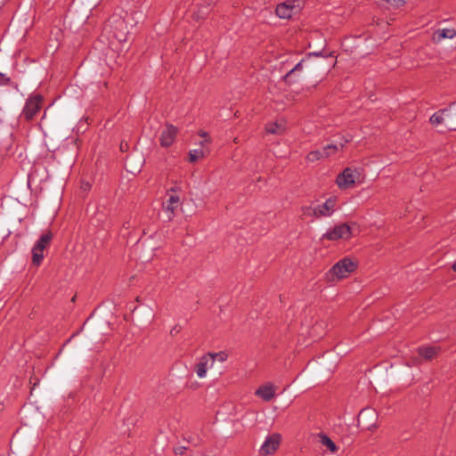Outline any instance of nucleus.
<instances>
[{"label": "nucleus", "instance_id": "nucleus-1", "mask_svg": "<svg viewBox=\"0 0 456 456\" xmlns=\"http://www.w3.org/2000/svg\"><path fill=\"white\" fill-rule=\"evenodd\" d=\"M357 267L356 262L348 257H344L336 263L327 273V280L330 282H335L346 278L353 273Z\"/></svg>", "mask_w": 456, "mask_h": 456}, {"label": "nucleus", "instance_id": "nucleus-2", "mask_svg": "<svg viewBox=\"0 0 456 456\" xmlns=\"http://www.w3.org/2000/svg\"><path fill=\"white\" fill-rule=\"evenodd\" d=\"M53 239L51 232H47L40 236V238L34 244L32 253V263L35 265H39L44 259V251L49 247Z\"/></svg>", "mask_w": 456, "mask_h": 456}, {"label": "nucleus", "instance_id": "nucleus-3", "mask_svg": "<svg viewBox=\"0 0 456 456\" xmlns=\"http://www.w3.org/2000/svg\"><path fill=\"white\" fill-rule=\"evenodd\" d=\"M133 20L134 21V25L139 23L143 20V13L142 11H134L131 12V14L126 15V18L125 20L119 19L116 20V28L119 29L118 32L114 34V37L119 41H126L127 40V34L128 31L125 30L124 28H126L127 23H129V20Z\"/></svg>", "mask_w": 456, "mask_h": 456}, {"label": "nucleus", "instance_id": "nucleus-4", "mask_svg": "<svg viewBox=\"0 0 456 456\" xmlns=\"http://www.w3.org/2000/svg\"><path fill=\"white\" fill-rule=\"evenodd\" d=\"M359 172L356 169L346 167L336 179V183L340 189H347L355 183L359 176Z\"/></svg>", "mask_w": 456, "mask_h": 456}, {"label": "nucleus", "instance_id": "nucleus-5", "mask_svg": "<svg viewBox=\"0 0 456 456\" xmlns=\"http://www.w3.org/2000/svg\"><path fill=\"white\" fill-rule=\"evenodd\" d=\"M429 121L432 125L435 126L444 123L449 129H456V124L453 122L451 113L448 111V108L440 110L437 112L434 113L430 117Z\"/></svg>", "mask_w": 456, "mask_h": 456}, {"label": "nucleus", "instance_id": "nucleus-6", "mask_svg": "<svg viewBox=\"0 0 456 456\" xmlns=\"http://www.w3.org/2000/svg\"><path fill=\"white\" fill-rule=\"evenodd\" d=\"M351 235V229L346 224H338L332 229L327 231L322 235V240H337L339 239H347Z\"/></svg>", "mask_w": 456, "mask_h": 456}, {"label": "nucleus", "instance_id": "nucleus-7", "mask_svg": "<svg viewBox=\"0 0 456 456\" xmlns=\"http://www.w3.org/2000/svg\"><path fill=\"white\" fill-rule=\"evenodd\" d=\"M42 97L40 95H35L29 97L23 108L22 114L28 120L32 119L41 109Z\"/></svg>", "mask_w": 456, "mask_h": 456}, {"label": "nucleus", "instance_id": "nucleus-8", "mask_svg": "<svg viewBox=\"0 0 456 456\" xmlns=\"http://www.w3.org/2000/svg\"><path fill=\"white\" fill-rule=\"evenodd\" d=\"M297 0H288L276 7V14L281 19H289L299 10V4H295Z\"/></svg>", "mask_w": 456, "mask_h": 456}, {"label": "nucleus", "instance_id": "nucleus-9", "mask_svg": "<svg viewBox=\"0 0 456 456\" xmlns=\"http://www.w3.org/2000/svg\"><path fill=\"white\" fill-rule=\"evenodd\" d=\"M281 442V436L279 434H273L266 437L265 442L260 447L259 452L262 455H271L279 447Z\"/></svg>", "mask_w": 456, "mask_h": 456}, {"label": "nucleus", "instance_id": "nucleus-10", "mask_svg": "<svg viewBox=\"0 0 456 456\" xmlns=\"http://www.w3.org/2000/svg\"><path fill=\"white\" fill-rule=\"evenodd\" d=\"M177 131L178 130L175 126L167 124L160 134V145L166 148L171 146L177 135Z\"/></svg>", "mask_w": 456, "mask_h": 456}, {"label": "nucleus", "instance_id": "nucleus-11", "mask_svg": "<svg viewBox=\"0 0 456 456\" xmlns=\"http://www.w3.org/2000/svg\"><path fill=\"white\" fill-rule=\"evenodd\" d=\"M180 204V198L176 195H170L168 200L163 203V213L166 215L167 221H170L175 215Z\"/></svg>", "mask_w": 456, "mask_h": 456}, {"label": "nucleus", "instance_id": "nucleus-12", "mask_svg": "<svg viewBox=\"0 0 456 456\" xmlns=\"http://www.w3.org/2000/svg\"><path fill=\"white\" fill-rule=\"evenodd\" d=\"M336 198H329L323 204L316 206L317 218L322 216H330L335 211Z\"/></svg>", "mask_w": 456, "mask_h": 456}, {"label": "nucleus", "instance_id": "nucleus-13", "mask_svg": "<svg viewBox=\"0 0 456 456\" xmlns=\"http://www.w3.org/2000/svg\"><path fill=\"white\" fill-rule=\"evenodd\" d=\"M417 352L420 357H422L424 360H432L435 357H436L440 352L441 347L439 346L431 345V346H419L417 349Z\"/></svg>", "mask_w": 456, "mask_h": 456}, {"label": "nucleus", "instance_id": "nucleus-14", "mask_svg": "<svg viewBox=\"0 0 456 456\" xmlns=\"http://www.w3.org/2000/svg\"><path fill=\"white\" fill-rule=\"evenodd\" d=\"M213 367V360L207 354L203 355L195 366V371L200 379H203L207 375L209 368Z\"/></svg>", "mask_w": 456, "mask_h": 456}, {"label": "nucleus", "instance_id": "nucleus-15", "mask_svg": "<svg viewBox=\"0 0 456 456\" xmlns=\"http://www.w3.org/2000/svg\"><path fill=\"white\" fill-rule=\"evenodd\" d=\"M256 395L261 397L264 401L269 402L275 395V390L270 384L260 387L256 391Z\"/></svg>", "mask_w": 456, "mask_h": 456}, {"label": "nucleus", "instance_id": "nucleus-16", "mask_svg": "<svg viewBox=\"0 0 456 456\" xmlns=\"http://www.w3.org/2000/svg\"><path fill=\"white\" fill-rule=\"evenodd\" d=\"M456 36L454 28H442L437 29L434 34V40L437 43L441 42L444 38H453Z\"/></svg>", "mask_w": 456, "mask_h": 456}, {"label": "nucleus", "instance_id": "nucleus-17", "mask_svg": "<svg viewBox=\"0 0 456 456\" xmlns=\"http://www.w3.org/2000/svg\"><path fill=\"white\" fill-rule=\"evenodd\" d=\"M351 138H346L344 142H340L338 143H329L325 145L322 149L324 151V154L326 157L331 156L335 154L338 150L342 149L345 143L348 142Z\"/></svg>", "mask_w": 456, "mask_h": 456}, {"label": "nucleus", "instance_id": "nucleus-18", "mask_svg": "<svg viewBox=\"0 0 456 456\" xmlns=\"http://www.w3.org/2000/svg\"><path fill=\"white\" fill-rule=\"evenodd\" d=\"M284 130L285 126L282 122L272 123L266 126V131L270 134H281Z\"/></svg>", "mask_w": 456, "mask_h": 456}, {"label": "nucleus", "instance_id": "nucleus-19", "mask_svg": "<svg viewBox=\"0 0 456 456\" xmlns=\"http://www.w3.org/2000/svg\"><path fill=\"white\" fill-rule=\"evenodd\" d=\"M305 62V60H301L293 69H291L284 77L283 79L287 83L292 82V76L294 73L297 71H301L303 69V63Z\"/></svg>", "mask_w": 456, "mask_h": 456}, {"label": "nucleus", "instance_id": "nucleus-20", "mask_svg": "<svg viewBox=\"0 0 456 456\" xmlns=\"http://www.w3.org/2000/svg\"><path fill=\"white\" fill-rule=\"evenodd\" d=\"M327 158L324 154L323 149L321 150H315L308 153L306 159L308 161L314 162L316 160H319L321 159Z\"/></svg>", "mask_w": 456, "mask_h": 456}, {"label": "nucleus", "instance_id": "nucleus-21", "mask_svg": "<svg viewBox=\"0 0 456 456\" xmlns=\"http://www.w3.org/2000/svg\"><path fill=\"white\" fill-rule=\"evenodd\" d=\"M207 355L211 357V359L213 360V363L216 361L224 362L228 358V354L224 351H221V352H217V353H208Z\"/></svg>", "mask_w": 456, "mask_h": 456}, {"label": "nucleus", "instance_id": "nucleus-22", "mask_svg": "<svg viewBox=\"0 0 456 456\" xmlns=\"http://www.w3.org/2000/svg\"><path fill=\"white\" fill-rule=\"evenodd\" d=\"M321 443L332 452H335L338 449L335 443L326 435L321 436Z\"/></svg>", "mask_w": 456, "mask_h": 456}, {"label": "nucleus", "instance_id": "nucleus-23", "mask_svg": "<svg viewBox=\"0 0 456 456\" xmlns=\"http://www.w3.org/2000/svg\"><path fill=\"white\" fill-rule=\"evenodd\" d=\"M204 157V152L200 149L191 150L189 152V161L195 162Z\"/></svg>", "mask_w": 456, "mask_h": 456}, {"label": "nucleus", "instance_id": "nucleus-24", "mask_svg": "<svg viewBox=\"0 0 456 456\" xmlns=\"http://www.w3.org/2000/svg\"><path fill=\"white\" fill-rule=\"evenodd\" d=\"M302 215L305 216H314L317 218L316 206H305L302 208Z\"/></svg>", "mask_w": 456, "mask_h": 456}, {"label": "nucleus", "instance_id": "nucleus-25", "mask_svg": "<svg viewBox=\"0 0 456 456\" xmlns=\"http://www.w3.org/2000/svg\"><path fill=\"white\" fill-rule=\"evenodd\" d=\"M448 111L451 113L452 118L454 121L456 118V103L453 102L448 107Z\"/></svg>", "mask_w": 456, "mask_h": 456}, {"label": "nucleus", "instance_id": "nucleus-26", "mask_svg": "<svg viewBox=\"0 0 456 456\" xmlns=\"http://www.w3.org/2000/svg\"><path fill=\"white\" fill-rule=\"evenodd\" d=\"M11 82L10 77L0 72V86L8 85Z\"/></svg>", "mask_w": 456, "mask_h": 456}, {"label": "nucleus", "instance_id": "nucleus-27", "mask_svg": "<svg viewBox=\"0 0 456 456\" xmlns=\"http://www.w3.org/2000/svg\"><path fill=\"white\" fill-rule=\"evenodd\" d=\"M188 443L197 445L199 444V437H193L191 436H189L188 438H186Z\"/></svg>", "mask_w": 456, "mask_h": 456}, {"label": "nucleus", "instance_id": "nucleus-28", "mask_svg": "<svg viewBox=\"0 0 456 456\" xmlns=\"http://www.w3.org/2000/svg\"><path fill=\"white\" fill-rule=\"evenodd\" d=\"M185 449H186V447H184V446L177 447L175 449V452L176 454H183Z\"/></svg>", "mask_w": 456, "mask_h": 456}, {"label": "nucleus", "instance_id": "nucleus-29", "mask_svg": "<svg viewBox=\"0 0 456 456\" xmlns=\"http://www.w3.org/2000/svg\"><path fill=\"white\" fill-rule=\"evenodd\" d=\"M199 135H200V137L205 138V137H207V136H208V134H207L206 132H204V131H200V134H199Z\"/></svg>", "mask_w": 456, "mask_h": 456}, {"label": "nucleus", "instance_id": "nucleus-30", "mask_svg": "<svg viewBox=\"0 0 456 456\" xmlns=\"http://www.w3.org/2000/svg\"><path fill=\"white\" fill-rule=\"evenodd\" d=\"M179 331V330H177L175 327L171 330V334L174 335L175 333H177Z\"/></svg>", "mask_w": 456, "mask_h": 456}, {"label": "nucleus", "instance_id": "nucleus-31", "mask_svg": "<svg viewBox=\"0 0 456 456\" xmlns=\"http://www.w3.org/2000/svg\"><path fill=\"white\" fill-rule=\"evenodd\" d=\"M452 269L454 272H456V262L452 265Z\"/></svg>", "mask_w": 456, "mask_h": 456}, {"label": "nucleus", "instance_id": "nucleus-32", "mask_svg": "<svg viewBox=\"0 0 456 456\" xmlns=\"http://www.w3.org/2000/svg\"><path fill=\"white\" fill-rule=\"evenodd\" d=\"M313 54H314V55H315V56L320 55V53H314Z\"/></svg>", "mask_w": 456, "mask_h": 456}]
</instances>
